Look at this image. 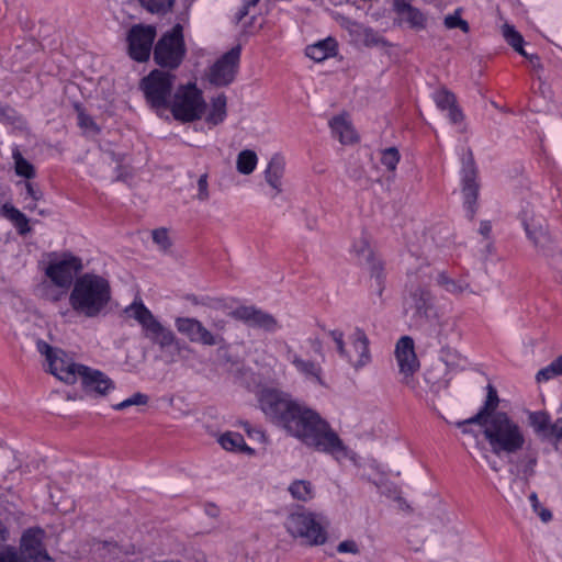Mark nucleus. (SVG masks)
<instances>
[{
  "instance_id": "63",
  "label": "nucleus",
  "mask_w": 562,
  "mask_h": 562,
  "mask_svg": "<svg viewBox=\"0 0 562 562\" xmlns=\"http://www.w3.org/2000/svg\"><path fill=\"white\" fill-rule=\"evenodd\" d=\"M249 13V8L244 3L239 11L236 13L237 21H241Z\"/></svg>"
},
{
  "instance_id": "49",
  "label": "nucleus",
  "mask_w": 562,
  "mask_h": 562,
  "mask_svg": "<svg viewBox=\"0 0 562 562\" xmlns=\"http://www.w3.org/2000/svg\"><path fill=\"white\" fill-rule=\"evenodd\" d=\"M210 196L209 193V183H207V175L203 173L200 176L198 180V200L206 201Z\"/></svg>"
},
{
  "instance_id": "42",
  "label": "nucleus",
  "mask_w": 562,
  "mask_h": 562,
  "mask_svg": "<svg viewBox=\"0 0 562 562\" xmlns=\"http://www.w3.org/2000/svg\"><path fill=\"white\" fill-rule=\"evenodd\" d=\"M401 155L395 147H390L381 151V164L389 170L395 171Z\"/></svg>"
},
{
  "instance_id": "40",
  "label": "nucleus",
  "mask_w": 562,
  "mask_h": 562,
  "mask_svg": "<svg viewBox=\"0 0 562 562\" xmlns=\"http://www.w3.org/2000/svg\"><path fill=\"white\" fill-rule=\"evenodd\" d=\"M434 100L436 105L441 110L446 111L457 103V98L453 92L442 88L434 93Z\"/></svg>"
},
{
  "instance_id": "3",
  "label": "nucleus",
  "mask_w": 562,
  "mask_h": 562,
  "mask_svg": "<svg viewBox=\"0 0 562 562\" xmlns=\"http://www.w3.org/2000/svg\"><path fill=\"white\" fill-rule=\"evenodd\" d=\"M479 426L491 451L498 457L516 454L526 446L522 428L505 412H498Z\"/></svg>"
},
{
  "instance_id": "39",
  "label": "nucleus",
  "mask_w": 562,
  "mask_h": 562,
  "mask_svg": "<svg viewBox=\"0 0 562 562\" xmlns=\"http://www.w3.org/2000/svg\"><path fill=\"white\" fill-rule=\"evenodd\" d=\"M13 159L15 164V172L18 176L31 179L35 176L34 167L29 162L22 154L16 149L13 151Z\"/></svg>"
},
{
  "instance_id": "44",
  "label": "nucleus",
  "mask_w": 562,
  "mask_h": 562,
  "mask_svg": "<svg viewBox=\"0 0 562 562\" xmlns=\"http://www.w3.org/2000/svg\"><path fill=\"white\" fill-rule=\"evenodd\" d=\"M147 403H148V396L146 394L137 392V393L133 394L131 397L122 401L121 403L113 405L112 407L115 411H123L133 405H146Z\"/></svg>"
},
{
  "instance_id": "35",
  "label": "nucleus",
  "mask_w": 562,
  "mask_h": 562,
  "mask_svg": "<svg viewBox=\"0 0 562 562\" xmlns=\"http://www.w3.org/2000/svg\"><path fill=\"white\" fill-rule=\"evenodd\" d=\"M139 4L148 12L158 15H165L173 8L176 0H137Z\"/></svg>"
},
{
  "instance_id": "27",
  "label": "nucleus",
  "mask_w": 562,
  "mask_h": 562,
  "mask_svg": "<svg viewBox=\"0 0 562 562\" xmlns=\"http://www.w3.org/2000/svg\"><path fill=\"white\" fill-rule=\"evenodd\" d=\"M364 265L368 266L370 272L371 286L374 288L376 295L381 297L385 289L384 263L380 258L375 257Z\"/></svg>"
},
{
  "instance_id": "56",
  "label": "nucleus",
  "mask_w": 562,
  "mask_h": 562,
  "mask_svg": "<svg viewBox=\"0 0 562 562\" xmlns=\"http://www.w3.org/2000/svg\"><path fill=\"white\" fill-rule=\"evenodd\" d=\"M13 224L20 235H25L31 231L29 220L25 215L21 220H16Z\"/></svg>"
},
{
  "instance_id": "34",
  "label": "nucleus",
  "mask_w": 562,
  "mask_h": 562,
  "mask_svg": "<svg viewBox=\"0 0 562 562\" xmlns=\"http://www.w3.org/2000/svg\"><path fill=\"white\" fill-rule=\"evenodd\" d=\"M529 425L533 429V431L543 437L547 430L551 426L550 416L546 412H532L528 416Z\"/></svg>"
},
{
  "instance_id": "62",
  "label": "nucleus",
  "mask_w": 562,
  "mask_h": 562,
  "mask_svg": "<svg viewBox=\"0 0 562 562\" xmlns=\"http://www.w3.org/2000/svg\"><path fill=\"white\" fill-rule=\"evenodd\" d=\"M538 515L540 516L541 520L547 522L552 518V514L549 509L541 508V510L538 509Z\"/></svg>"
},
{
  "instance_id": "48",
  "label": "nucleus",
  "mask_w": 562,
  "mask_h": 562,
  "mask_svg": "<svg viewBox=\"0 0 562 562\" xmlns=\"http://www.w3.org/2000/svg\"><path fill=\"white\" fill-rule=\"evenodd\" d=\"M0 562H27L14 548L0 551Z\"/></svg>"
},
{
  "instance_id": "47",
  "label": "nucleus",
  "mask_w": 562,
  "mask_h": 562,
  "mask_svg": "<svg viewBox=\"0 0 562 562\" xmlns=\"http://www.w3.org/2000/svg\"><path fill=\"white\" fill-rule=\"evenodd\" d=\"M329 336L333 338V340L336 344V349L341 358L345 359L346 356H349V350L345 346L344 341V333L335 329L329 331Z\"/></svg>"
},
{
  "instance_id": "5",
  "label": "nucleus",
  "mask_w": 562,
  "mask_h": 562,
  "mask_svg": "<svg viewBox=\"0 0 562 562\" xmlns=\"http://www.w3.org/2000/svg\"><path fill=\"white\" fill-rule=\"evenodd\" d=\"M328 521L318 513L304 508L291 513L285 521L288 532L294 538H301L308 546H321L327 540Z\"/></svg>"
},
{
  "instance_id": "11",
  "label": "nucleus",
  "mask_w": 562,
  "mask_h": 562,
  "mask_svg": "<svg viewBox=\"0 0 562 562\" xmlns=\"http://www.w3.org/2000/svg\"><path fill=\"white\" fill-rule=\"evenodd\" d=\"M241 48L239 45L232 47L218 58L209 71V81L216 87L231 85L237 75Z\"/></svg>"
},
{
  "instance_id": "2",
  "label": "nucleus",
  "mask_w": 562,
  "mask_h": 562,
  "mask_svg": "<svg viewBox=\"0 0 562 562\" xmlns=\"http://www.w3.org/2000/svg\"><path fill=\"white\" fill-rule=\"evenodd\" d=\"M111 285L109 281L94 273H85L76 279L69 294L71 311L60 312L64 317L75 313L86 318H95L101 315L111 301Z\"/></svg>"
},
{
  "instance_id": "1",
  "label": "nucleus",
  "mask_w": 562,
  "mask_h": 562,
  "mask_svg": "<svg viewBox=\"0 0 562 562\" xmlns=\"http://www.w3.org/2000/svg\"><path fill=\"white\" fill-rule=\"evenodd\" d=\"M257 401L269 422L305 446L329 454L345 452L342 440L330 425L291 394L277 387H263L258 392Z\"/></svg>"
},
{
  "instance_id": "23",
  "label": "nucleus",
  "mask_w": 562,
  "mask_h": 562,
  "mask_svg": "<svg viewBox=\"0 0 562 562\" xmlns=\"http://www.w3.org/2000/svg\"><path fill=\"white\" fill-rule=\"evenodd\" d=\"M394 10L411 27L425 29L426 18L417 8L412 7L404 0H394Z\"/></svg>"
},
{
  "instance_id": "50",
  "label": "nucleus",
  "mask_w": 562,
  "mask_h": 562,
  "mask_svg": "<svg viewBox=\"0 0 562 562\" xmlns=\"http://www.w3.org/2000/svg\"><path fill=\"white\" fill-rule=\"evenodd\" d=\"M2 215L14 223L16 220H21L24 214L14 207L13 205L5 203L2 205Z\"/></svg>"
},
{
  "instance_id": "9",
  "label": "nucleus",
  "mask_w": 562,
  "mask_h": 562,
  "mask_svg": "<svg viewBox=\"0 0 562 562\" xmlns=\"http://www.w3.org/2000/svg\"><path fill=\"white\" fill-rule=\"evenodd\" d=\"M173 75L158 69L153 70L148 76L143 78L140 89L145 94L147 103L154 109L167 108L173 88Z\"/></svg>"
},
{
  "instance_id": "21",
  "label": "nucleus",
  "mask_w": 562,
  "mask_h": 562,
  "mask_svg": "<svg viewBox=\"0 0 562 562\" xmlns=\"http://www.w3.org/2000/svg\"><path fill=\"white\" fill-rule=\"evenodd\" d=\"M286 359L292 363L297 373H300L307 382L319 386H326L323 378V367L319 362L311 359H304L291 348H288Z\"/></svg>"
},
{
  "instance_id": "7",
  "label": "nucleus",
  "mask_w": 562,
  "mask_h": 562,
  "mask_svg": "<svg viewBox=\"0 0 562 562\" xmlns=\"http://www.w3.org/2000/svg\"><path fill=\"white\" fill-rule=\"evenodd\" d=\"M205 110V102L201 90L195 85L181 87L175 93L171 112L176 120L193 122L199 120Z\"/></svg>"
},
{
  "instance_id": "15",
  "label": "nucleus",
  "mask_w": 562,
  "mask_h": 562,
  "mask_svg": "<svg viewBox=\"0 0 562 562\" xmlns=\"http://www.w3.org/2000/svg\"><path fill=\"white\" fill-rule=\"evenodd\" d=\"M462 183L463 204L467 216L469 220H473L477 210L479 183L476 182V169L472 155L463 161Z\"/></svg>"
},
{
  "instance_id": "37",
  "label": "nucleus",
  "mask_w": 562,
  "mask_h": 562,
  "mask_svg": "<svg viewBox=\"0 0 562 562\" xmlns=\"http://www.w3.org/2000/svg\"><path fill=\"white\" fill-rule=\"evenodd\" d=\"M220 443L225 450L241 451L246 447L244 437L237 432H227L221 436Z\"/></svg>"
},
{
  "instance_id": "52",
  "label": "nucleus",
  "mask_w": 562,
  "mask_h": 562,
  "mask_svg": "<svg viewBox=\"0 0 562 562\" xmlns=\"http://www.w3.org/2000/svg\"><path fill=\"white\" fill-rule=\"evenodd\" d=\"M469 286V283H467L464 280H452L446 291L452 294H461L468 291Z\"/></svg>"
},
{
  "instance_id": "12",
  "label": "nucleus",
  "mask_w": 562,
  "mask_h": 562,
  "mask_svg": "<svg viewBox=\"0 0 562 562\" xmlns=\"http://www.w3.org/2000/svg\"><path fill=\"white\" fill-rule=\"evenodd\" d=\"M82 268V260L79 257L67 254L61 259L50 262L45 272L55 285L67 289Z\"/></svg>"
},
{
  "instance_id": "6",
  "label": "nucleus",
  "mask_w": 562,
  "mask_h": 562,
  "mask_svg": "<svg viewBox=\"0 0 562 562\" xmlns=\"http://www.w3.org/2000/svg\"><path fill=\"white\" fill-rule=\"evenodd\" d=\"M186 55L182 26L176 24L171 31L165 33L154 48L155 61L165 68L179 67Z\"/></svg>"
},
{
  "instance_id": "19",
  "label": "nucleus",
  "mask_w": 562,
  "mask_h": 562,
  "mask_svg": "<svg viewBox=\"0 0 562 562\" xmlns=\"http://www.w3.org/2000/svg\"><path fill=\"white\" fill-rule=\"evenodd\" d=\"M79 378L85 393L90 396H104L111 390H114V382L103 372L82 367Z\"/></svg>"
},
{
  "instance_id": "32",
  "label": "nucleus",
  "mask_w": 562,
  "mask_h": 562,
  "mask_svg": "<svg viewBox=\"0 0 562 562\" xmlns=\"http://www.w3.org/2000/svg\"><path fill=\"white\" fill-rule=\"evenodd\" d=\"M257 162V154L251 149H244L237 156V171L241 175H250L256 169Z\"/></svg>"
},
{
  "instance_id": "38",
  "label": "nucleus",
  "mask_w": 562,
  "mask_h": 562,
  "mask_svg": "<svg viewBox=\"0 0 562 562\" xmlns=\"http://www.w3.org/2000/svg\"><path fill=\"white\" fill-rule=\"evenodd\" d=\"M352 251L357 256L361 265H364L366 262L375 258V255L372 251L369 241L364 237H361L360 239L353 243Z\"/></svg>"
},
{
  "instance_id": "17",
  "label": "nucleus",
  "mask_w": 562,
  "mask_h": 562,
  "mask_svg": "<svg viewBox=\"0 0 562 562\" xmlns=\"http://www.w3.org/2000/svg\"><path fill=\"white\" fill-rule=\"evenodd\" d=\"M395 358L403 381L408 384L413 374L419 369V361L415 353L414 340L409 336H403L395 346Z\"/></svg>"
},
{
  "instance_id": "60",
  "label": "nucleus",
  "mask_w": 562,
  "mask_h": 562,
  "mask_svg": "<svg viewBox=\"0 0 562 562\" xmlns=\"http://www.w3.org/2000/svg\"><path fill=\"white\" fill-rule=\"evenodd\" d=\"M480 234L484 236L485 238H488L492 232V225L488 221H482L480 224Z\"/></svg>"
},
{
  "instance_id": "22",
  "label": "nucleus",
  "mask_w": 562,
  "mask_h": 562,
  "mask_svg": "<svg viewBox=\"0 0 562 562\" xmlns=\"http://www.w3.org/2000/svg\"><path fill=\"white\" fill-rule=\"evenodd\" d=\"M486 400L483 406L479 409V412L469 419L458 422L457 427H462L464 424H481L484 420H487L491 416L498 414L497 407L499 404V398L496 389L492 384H487L486 386Z\"/></svg>"
},
{
  "instance_id": "55",
  "label": "nucleus",
  "mask_w": 562,
  "mask_h": 562,
  "mask_svg": "<svg viewBox=\"0 0 562 562\" xmlns=\"http://www.w3.org/2000/svg\"><path fill=\"white\" fill-rule=\"evenodd\" d=\"M194 304H203L211 308H222L224 306V301L222 299H215V297H206L205 300H202L199 302L195 297L192 300Z\"/></svg>"
},
{
  "instance_id": "10",
  "label": "nucleus",
  "mask_w": 562,
  "mask_h": 562,
  "mask_svg": "<svg viewBox=\"0 0 562 562\" xmlns=\"http://www.w3.org/2000/svg\"><path fill=\"white\" fill-rule=\"evenodd\" d=\"M37 350L41 355L45 356L48 371L60 381L68 384L76 382L81 373L83 364H77L69 360L61 350L53 349L47 342L37 341Z\"/></svg>"
},
{
  "instance_id": "25",
  "label": "nucleus",
  "mask_w": 562,
  "mask_h": 562,
  "mask_svg": "<svg viewBox=\"0 0 562 562\" xmlns=\"http://www.w3.org/2000/svg\"><path fill=\"white\" fill-rule=\"evenodd\" d=\"M337 53V42L333 37L318 41L315 44L308 45L305 49L307 57L315 61H323Z\"/></svg>"
},
{
  "instance_id": "30",
  "label": "nucleus",
  "mask_w": 562,
  "mask_h": 562,
  "mask_svg": "<svg viewBox=\"0 0 562 562\" xmlns=\"http://www.w3.org/2000/svg\"><path fill=\"white\" fill-rule=\"evenodd\" d=\"M355 33L359 38L362 40L363 44L368 47L387 46V41L375 30L363 26L361 24H355Z\"/></svg>"
},
{
  "instance_id": "51",
  "label": "nucleus",
  "mask_w": 562,
  "mask_h": 562,
  "mask_svg": "<svg viewBox=\"0 0 562 562\" xmlns=\"http://www.w3.org/2000/svg\"><path fill=\"white\" fill-rule=\"evenodd\" d=\"M337 551L339 553H352V554H358L360 552L357 542L353 540L341 541L337 547Z\"/></svg>"
},
{
  "instance_id": "36",
  "label": "nucleus",
  "mask_w": 562,
  "mask_h": 562,
  "mask_svg": "<svg viewBox=\"0 0 562 562\" xmlns=\"http://www.w3.org/2000/svg\"><path fill=\"white\" fill-rule=\"evenodd\" d=\"M560 375H562V355L539 370L536 374V380L537 382H546Z\"/></svg>"
},
{
  "instance_id": "61",
  "label": "nucleus",
  "mask_w": 562,
  "mask_h": 562,
  "mask_svg": "<svg viewBox=\"0 0 562 562\" xmlns=\"http://www.w3.org/2000/svg\"><path fill=\"white\" fill-rule=\"evenodd\" d=\"M514 49H515L518 54H520L521 56H524L525 58L529 59L530 61H532V60H537V61H539V57H538V55H536V54H528V53L524 49V46H522V45L516 46Z\"/></svg>"
},
{
  "instance_id": "64",
  "label": "nucleus",
  "mask_w": 562,
  "mask_h": 562,
  "mask_svg": "<svg viewBox=\"0 0 562 562\" xmlns=\"http://www.w3.org/2000/svg\"><path fill=\"white\" fill-rule=\"evenodd\" d=\"M529 499L531 502V505H532L535 512H538V509L540 507V504H539L537 494L536 493H531L530 496H529Z\"/></svg>"
},
{
  "instance_id": "58",
  "label": "nucleus",
  "mask_w": 562,
  "mask_h": 562,
  "mask_svg": "<svg viewBox=\"0 0 562 562\" xmlns=\"http://www.w3.org/2000/svg\"><path fill=\"white\" fill-rule=\"evenodd\" d=\"M78 121H79V125L81 127L89 128V127L95 126L93 120L89 115L85 114L83 112H80L78 114Z\"/></svg>"
},
{
  "instance_id": "46",
  "label": "nucleus",
  "mask_w": 562,
  "mask_h": 562,
  "mask_svg": "<svg viewBox=\"0 0 562 562\" xmlns=\"http://www.w3.org/2000/svg\"><path fill=\"white\" fill-rule=\"evenodd\" d=\"M542 438L554 440L555 442L562 441V417L558 418L554 423L551 424L550 428L547 430Z\"/></svg>"
},
{
  "instance_id": "13",
  "label": "nucleus",
  "mask_w": 562,
  "mask_h": 562,
  "mask_svg": "<svg viewBox=\"0 0 562 562\" xmlns=\"http://www.w3.org/2000/svg\"><path fill=\"white\" fill-rule=\"evenodd\" d=\"M155 37L156 29L153 25L132 26L127 35L130 56L136 61H146L150 56Z\"/></svg>"
},
{
  "instance_id": "41",
  "label": "nucleus",
  "mask_w": 562,
  "mask_h": 562,
  "mask_svg": "<svg viewBox=\"0 0 562 562\" xmlns=\"http://www.w3.org/2000/svg\"><path fill=\"white\" fill-rule=\"evenodd\" d=\"M153 241L162 252H168L172 246V240L168 229L165 227L156 228L151 232Z\"/></svg>"
},
{
  "instance_id": "31",
  "label": "nucleus",
  "mask_w": 562,
  "mask_h": 562,
  "mask_svg": "<svg viewBox=\"0 0 562 562\" xmlns=\"http://www.w3.org/2000/svg\"><path fill=\"white\" fill-rule=\"evenodd\" d=\"M226 104L227 100L225 94H220L212 100L211 110L206 116V122L212 125H217L222 123L226 115Z\"/></svg>"
},
{
  "instance_id": "28",
  "label": "nucleus",
  "mask_w": 562,
  "mask_h": 562,
  "mask_svg": "<svg viewBox=\"0 0 562 562\" xmlns=\"http://www.w3.org/2000/svg\"><path fill=\"white\" fill-rule=\"evenodd\" d=\"M522 453L517 459V467L526 476H531L535 473V468L538 463V449L528 443L522 449Z\"/></svg>"
},
{
  "instance_id": "54",
  "label": "nucleus",
  "mask_w": 562,
  "mask_h": 562,
  "mask_svg": "<svg viewBox=\"0 0 562 562\" xmlns=\"http://www.w3.org/2000/svg\"><path fill=\"white\" fill-rule=\"evenodd\" d=\"M446 111H448V116L451 123L458 124L463 121V113L457 103Z\"/></svg>"
},
{
  "instance_id": "29",
  "label": "nucleus",
  "mask_w": 562,
  "mask_h": 562,
  "mask_svg": "<svg viewBox=\"0 0 562 562\" xmlns=\"http://www.w3.org/2000/svg\"><path fill=\"white\" fill-rule=\"evenodd\" d=\"M288 491L291 494L292 498L303 503H307L315 497V487L307 480L293 481L289 485Z\"/></svg>"
},
{
  "instance_id": "14",
  "label": "nucleus",
  "mask_w": 562,
  "mask_h": 562,
  "mask_svg": "<svg viewBox=\"0 0 562 562\" xmlns=\"http://www.w3.org/2000/svg\"><path fill=\"white\" fill-rule=\"evenodd\" d=\"M175 326L178 333L186 336L191 342L204 346H215L224 342L220 335L212 334L199 319L193 317H177Z\"/></svg>"
},
{
  "instance_id": "26",
  "label": "nucleus",
  "mask_w": 562,
  "mask_h": 562,
  "mask_svg": "<svg viewBox=\"0 0 562 562\" xmlns=\"http://www.w3.org/2000/svg\"><path fill=\"white\" fill-rule=\"evenodd\" d=\"M329 126L334 137L341 144H352L357 142V134L351 124L344 116H335L330 120Z\"/></svg>"
},
{
  "instance_id": "43",
  "label": "nucleus",
  "mask_w": 562,
  "mask_h": 562,
  "mask_svg": "<svg viewBox=\"0 0 562 562\" xmlns=\"http://www.w3.org/2000/svg\"><path fill=\"white\" fill-rule=\"evenodd\" d=\"M460 9H457L453 14H449L445 18V26L447 29L459 27L462 32L468 33L470 30L469 23L461 19Z\"/></svg>"
},
{
  "instance_id": "59",
  "label": "nucleus",
  "mask_w": 562,
  "mask_h": 562,
  "mask_svg": "<svg viewBox=\"0 0 562 562\" xmlns=\"http://www.w3.org/2000/svg\"><path fill=\"white\" fill-rule=\"evenodd\" d=\"M453 279L449 278L446 272H440L437 277V282L445 290L450 285Z\"/></svg>"
},
{
  "instance_id": "33",
  "label": "nucleus",
  "mask_w": 562,
  "mask_h": 562,
  "mask_svg": "<svg viewBox=\"0 0 562 562\" xmlns=\"http://www.w3.org/2000/svg\"><path fill=\"white\" fill-rule=\"evenodd\" d=\"M411 297L416 312L418 314H427L432 301L430 292L425 288L417 286L411 292Z\"/></svg>"
},
{
  "instance_id": "24",
  "label": "nucleus",
  "mask_w": 562,
  "mask_h": 562,
  "mask_svg": "<svg viewBox=\"0 0 562 562\" xmlns=\"http://www.w3.org/2000/svg\"><path fill=\"white\" fill-rule=\"evenodd\" d=\"M285 162L283 157L280 155H274L265 171V179L267 183L276 191V194H279L282 191L281 179L284 173Z\"/></svg>"
},
{
  "instance_id": "20",
  "label": "nucleus",
  "mask_w": 562,
  "mask_h": 562,
  "mask_svg": "<svg viewBox=\"0 0 562 562\" xmlns=\"http://www.w3.org/2000/svg\"><path fill=\"white\" fill-rule=\"evenodd\" d=\"M351 350L345 360L356 370L359 371L371 362V353L369 349V338L361 328H356L350 336Z\"/></svg>"
},
{
  "instance_id": "8",
  "label": "nucleus",
  "mask_w": 562,
  "mask_h": 562,
  "mask_svg": "<svg viewBox=\"0 0 562 562\" xmlns=\"http://www.w3.org/2000/svg\"><path fill=\"white\" fill-rule=\"evenodd\" d=\"M518 217L525 228L528 239L543 256L550 257L554 254V244L547 229L544 218L536 215L529 203L521 207Z\"/></svg>"
},
{
  "instance_id": "57",
  "label": "nucleus",
  "mask_w": 562,
  "mask_h": 562,
  "mask_svg": "<svg viewBox=\"0 0 562 562\" xmlns=\"http://www.w3.org/2000/svg\"><path fill=\"white\" fill-rule=\"evenodd\" d=\"M26 194L31 198L32 201H38L42 199L43 193L35 189L31 182L25 183Z\"/></svg>"
},
{
  "instance_id": "16",
  "label": "nucleus",
  "mask_w": 562,
  "mask_h": 562,
  "mask_svg": "<svg viewBox=\"0 0 562 562\" xmlns=\"http://www.w3.org/2000/svg\"><path fill=\"white\" fill-rule=\"evenodd\" d=\"M231 316L250 327H257L269 333H274L280 328V324L273 315L252 305L239 306L231 312Z\"/></svg>"
},
{
  "instance_id": "18",
  "label": "nucleus",
  "mask_w": 562,
  "mask_h": 562,
  "mask_svg": "<svg viewBox=\"0 0 562 562\" xmlns=\"http://www.w3.org/2000/svg\"><path fill=\"white\" fill-rule=\"evenodd\" d=\"M44 535V530L41 528H30L22 535L20 554L27 562H47L50 560L43 544Z\"/></svg>"
},
{
  "instance_id": "4",
  "label": "nucleus",
  "mask_w": 562,
  "mask_h": 562,
  "mask_svg": "<svg viewBox=\"0 0 562 562\" xmlns=\"http://www.w3.org/2000/svg\"><path fill=\"white\" fill-rule=\"evenodd\" d=\"M123 313L136 321L142 327L145 338L149 339L153 344L158 345L162 351H169L170 348L180 355L183 350H190V347L181 342L175 333L165 327L151 311L144 304L142 299L136 297L130 305H127Z\"/></svg>"
},
{
  "instance_id": "45",
  "label": "nucleus",
  "mask_w": 562,
  "mask_h": 562,
  "mask_svg": "<svg viewBox=\"0 0 562 562\" xmlns=\"http://www.w3.org/2000/svg\"><path fill=\"white\" fill-rule=\"evenodd\" d=\"M503 36L513 48L519 45H524V38L521 34L517 32L513 25L504 24Z\"/></svg>"
},
{
  "instance_id": "53",
  "label": "nucleus",
  "mask_w": 562,
  "mask_h": 562,
  "mask_svg": "<svg viewBox=\"0 0 562 562\" xmlns=\"http://www.w3.org/2000/svg\"><path fill=\"white\" fill-rule=\"evenodd\" d=\"M15 119V111L0 102V121L13 123Z\"/></svg>"
}]
</instances>
